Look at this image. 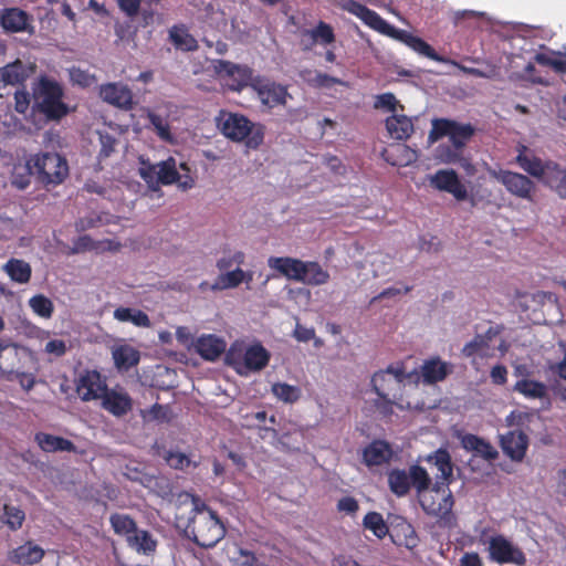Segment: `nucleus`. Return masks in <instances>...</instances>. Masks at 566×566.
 I'll return each mask as SVG.
<instances>
[{
  "mask_svg": "<svg viewBox=\"0 0 566 566\" xmlns=\"http://www.w3.org/2000/svg\"><path fill=\"white\" fill-rule=\"evenodd\" d=\"M427 462L433 464L440 472V481H437L429 496L424 495L420 501L426 514L434 516L437 524L443 528H454L457 516L452 509L454 500L449 484L452 481L453 463L447 449L440 448L427 457Z\"/></svg>",
  "mask_w": 566,
  "mask_h": 566,
  "instance_id": "obj_1",
  "label": "nucleus"
},
{
  "mask_svg": "<svg viewBox=\"0 0 566 566\" xmlns=\"http://www.w3.org/2000/svg\"><path fill=\"white\" fill-rule=\"evenodd\" d=\"M342 8L345 11L349 12L350 14L360 19L367 27H369L374 31L402 42L403 44L412 49L415 52L436 62L446 61L424 40L413 35L412 33L406 30L397 29L396 27L388 23L385 19H382L376 11L370 10L366 6L355 0H345L342 3Z\"/></svg>",
  "mask_w": 566,
  "mask_h": 566,
  "instance_id": "obj_2",
  "label": "nucleus"
},
{
  "mask_svg": "<svg viewBox=\"0 0 566 566\" xmlns=\"http://www.w3.org/2000/svg\"><path fill=\"white\" fill-rule=\"evenodd\" d=\"M193 514L186 527L193 543L203 548L214 547L226 535V527L218 514L199 499L193 500Z\"/></svg>",
  "mask_w": 566,
  "mask_h": 566,
  "instance_id": "obj_3",
  "label": "nucleus"
},
{
  "mask_svg": "<svg viewBox=\"0 0 566 566\" xmlns=\"http://www.w3.org/2000/svg\"><path fill=\"white\" fill-rule=\"evenodd\" d=\"M220 133L233 143H243L248 149L256 150L264 143L265 126L250 120L240 113L220 111L216 117Z\"/></svg>",
  "mask_w": 566,
  "mask_h": 566,
  "instance_id": "obj_4",
  "label": "nucleus"
},
{
  "mask_svg": "<svg viewBox=\"0 0 566 566\" xmlns=\"http://www.w3.org/2000/svg\"><path fill=\"white\" fill-rule=\"evenodd\" d=\"M63 98V86L57 81L43 75L33 87L32 112L42 115L45 123H59L71 112Z\"/></svg>",
  "mask_w": 566,
  "mask_h": 566,
  "instance_id": "obj_5",
  "label": "nucleus"
},
{
  "mask_svg": "<svg viewBox=\"0 0 566 566\" xmlns=\"http://www.w3.org/2000/svg\"><path fill=\"white\" fill-rule=\"evenodd\" d=\"M31 159L36 180L45 187L60 185L69 175L66 159L56 153L38 154Z\"/></svg>",
  "mask_w": 566,
  "mask_h": 566,
  "instance_id": "obj_6",
  "label": "nucleus"
},
{
  "mask_svg": "<svg viewBox=\"0 0 566 566\" xmlns=\"http://www.w3.org/2000/svg\"><path fill=\"white\" fill-rule=\"evenodd\" d=\"M474 134L475 127L470 123L463 124L449 118H434L428 142L433 144L443 137H448L450 143L464 150Z\"/></svg>",
  "mask_w": 566,
  "mask_h": 566,
  "instance_id": "obj_7",
  "label": "nucleus"
},
{
  "mask_svg": "<svg viewBox=\"0 0 566 566\" xmlns=\"http://www.w3.org/2000/svg\"><path fill=\"white\" fill-rule=\"evenodd\" d=\"M489 174L513 197L535 202L537 187L530 177L507 169H489Z\"/></svg>",
  "mask_w": 566,
  "mask_h": 566,
  "instance_id": "obj_8",
  "label": "nucleus"
},
{
  "mask_svg": "<svg viewBox=\"0 0 566 566\" xmlns=\"http://www.w3.org/2000/svg\"><path fill=\"white\" fill-rule=\"evenodd\" d=\"M406 378L407 374L402 365H390L385 370L374 374L371 386L378 397L400 399Z\"/></svg>",
  "mask_w": 566,
  "mask_h": 566,
  "instance_id": "obj_9",
  "label": "nucleus"
},
{
  "mask_svg": "<svg viewBox=\"0 0 566 566\" xmlns=\"http://www.w3.org/2000/svg\"><path fill=\"white\" fill-rule=\"evenodd\" d=\"M216 72L223 82V86L232 92H241L251 86L254 81L253 70L248 65L235 64L226 60H218L214 65Z\"/></svg>",
  "mask_w": 566,
  "mask_h": 566,
  "instance_id": "obj_10",
  "label": "nucleus"
},
{
  "mask_svg": "<svg viewBox=\"0 0 566 566\" xmlns=\"http://www.w3.org/2000/svg\"><path fill=\"white\" fill-rule=\"evenodd\" d=\"M488 544L489 558L494 563L524 566L527 562L525 553L504 535L491 536Z\"/></svg>",
  "mask_w": 566,
  "mask_h": 566,
  "instance_id": "obj_11",
  "label": "nucleus"
},
{
  "mask_svg": "<svg viewBox=\"0 0 566 566\" xmlns=\"http://www.w3.org/2000/svg\"><path fill=\"white\" fill-rule=\"evenodd\" d=\"M429 182L432 188L452 195L458 201L469 199L467 187L453 169L437 170L433 175L429 176Z\"/></svg>",
  "mask_w": 566,
  "mask_h": 566,
  "instance_id": "obj_12",
  "label": "nucleus"
},
{
  "mask_svg": "<svg viewBox=\"0 0 566 566\" xmlns=\"http://www.w3.org/2000/svg\"><path fill=\"white\" fill-rule=\"evenodd\" d=\"M502 326H490L485 333L476 334L472 340L462 348V355L465 357L480 356L490 358L494 356V346L492 343L502 333Z\"/></svg>",
  "mask_w": 566,
  "mask_h": 566,
  "instance_id": "obj_13",
  "label": "nucleus"
},
{
  "mask_svg": "<svg viewBox=\"0 0 566 566\" xmlns=\"http://www.w3.org/2000/svg\"><path fill=\"white\" fill-rule=\"evenodd\" d=\"M99 96L109 105L124 111H132L135 106L130 88L122 83H106L99 87Z\"/></svg>",
  "mask_w": 566,
  "mask_h": 566,
  "instance_id": "obj_14",
  "label": "nucleus"
},
{
  "mask_svg": "<svg viewBox=\"0 0 566 566\" xmlns=\"http://www.w3.org/2000/svg\"><path fill=\"white\" fill-rule=\"evenodd\" d=\"M251 87L256 92L261 103L270 108L284 105L286 96L289 95L284 86L274 82L265 81L260 76L254 78L251 83Z\"/></svg>",
  "mask_w": 566,
  "mask_h": 566,
  "instance_id": "obj_15",
  "label": "nucleus"
},
{
  "mask_svg": "<svg viewBox=\"0 0 566 566\" xmlns=\"http://www.w3.org/2000/svg\"><path fill=\"white\" fill-rule=\"evenodd\" d=\"M433 159L438 164L460 165L467 172L472 174L474 170L470 158L464 156V150L452 143L439 144L433 150Z\"/></svg>",
  "mask_w": 566,
  "mask_h": 566,
  "instance_id": "obj_16",
  "label": "nucleus"
},
{
  "mask_svg": "<svg viewBox=\"0 0 566 566\" xmlns=\"http://www.w3.org/2000/svg\"><path fill=\"white\" fill-rule=\"evenodd\" d=\"M107 389L105 380L96 370H87L77 384V394L84 401L101 399Z\"/></svg>",
  "mask_w": 566,
  "mask_h": 566,
  "instance_id": "obj_17",
  "label": "nucleus"
},
{
  "mask_svg": "<svg viewBox=\"0 0 566 566\" xmlns=\"http://www.w3.org/2000/svg\"><path fill=\"white\" fill-rule=\"evenodd\" d=\"M503 452L513 461L520 462L524 459L528 448V437L521 430L509 431L501 437L500 441Z\"/></svg>",
  "mask_w": 566,
  "mask_h": 566,
  "instance_id": "obj_18",
  "label": "nucleus"
},
{
  "mask_svg": "<svg viewBox=\"0 0 566 566\" xmlns=\"http://www.w3.org/2000/svg\"><path fill=\"white\" fill-rule=\"evenodd\" d=\"M34 72V67L30 64L17 59L15 61L0 67V83L3 85L24 87V83Z\"/></svg>",
  "mask_w": 566,
  "mask_h": 566,
  "instance_id": "obj_19",
  "label": "nucleus"
},
{
  "mask_svg": "<svg viewBox=\"0 0 566 566\" xmlns=\"http://www.w3.org/2000/svg\"><path fill=\"white\" fill-rule=\"evenodd\" d=\"M305 261L290 256H271L268 264L271 269L277 271L292 281L300 282L303 280Z\"/></svg>",
  "mask_w": 566,
  "mask_h": 566,
  "instance_id": "obj_20",
  "label": "nucleus"
},
{
  "mask_svg": "<svg viewBox=\"0 0 566 566\" xmlns=\"http://www.w3.org/2000/svg\"><path fill=\"white\" fill-rule=\"evenodd\" d=\"M301 34L304 50H312L316 43L327 45L335 42L333 28L324 21H319L314 29L303 30Z\"/></svg>",
  "mask_w": 566,
  "mask_h": 566,
  "instance_id": "obj_21",
  "label": "nucleus"
},
{
  "mask_svg": "<svg viewBox=\"0 0 566 566\" xmlns=\"http://www.w3.org/2000/svg\"><path fill=\"white\" fill-rule=\"evenodd\" d=\"M515 161L521 169L538 180H541L543 174H545L546 161L535 156L525 145L517 146Z\"/></svg>",
  "mask_w": 566,
  "mask_h": 566,
  "instance_id": "obj_22",
  "label": "nucleus"
},
{
  "mask_svg": "<svg viewBox=\"0 0 566 566\" xmlns=\"http://www.w3.org/2000/svg\"><path fill=\"white\" fill-rule=\"evenodd\" d=\"M102 407L115 417H122L132 409V399L126 392L109 390L104 392Z\"/></svg>",
  "mask_w": 566,
  "mask_h": 566,
  "instance_id": "obj_23",
  "label": "nucleus"
},
{
  "mask_svg": "<svg viewBox=\"0 0 566 566\" xmlns=\"http://www.w3.org/2000/svg\"><path fill=\"white\" fill-rule=\"evenodd\" d=\"M541 181L555 190L562 198H566V169L557 163L546 161L545 174H543Z\"/></svg>",
  "mask_w": 566,
  "mask_h": 566,
  "instance_id": "obj_24",
  "label": "nucleus"
},
{
  "mask_svg": "<svg viewBox=\"0 0 566 566\" xmlns=\"http://www.w3.org/2000/svg\"><path fill=\"white\" fill-rule=\"evenodd\" d=\"M461 446L467 451L474 452L476 455L488 461H493L499 457V452L495 448L489 441L476 434L465 433L462 436Z\"/></svg>",
  "mask_w": 566,
  "mask_h": 566,
  "instance_id": "obj_25",
  "label": "nucleus"
},
{
  "mask_svg": "<svg viewBox=\"0 0 566 566\" xmlns=\"http://www.w3.org/2000/svg\"><path fill=\"white\" fill-rule=\"evenodd\" d=\"M34 441L42 451L48 453L57 451L76 452V446L71 440L51 433L38 432L34 436Z\"/></svg>",
  "mask_w": 566,
  "mask_h": 566,
  "instance_id": "obj_26",
  "label": "nucleus"
},
{
  "mask_svg": "<svg viewBox=\"0 0 566 566\" xmlns=\"http://www.w3.org/2000/svg\"><path fill=\"white\" fill-rule=\"evenodd\" d=\"M44 554L41 546L28 541L12 551L11 560L23 566H30L40 563Z\"/></svg>",
  "mask_w": 566,
  "mask_h": 566,
  "instance_id": "obj_27",
  "label": "nucleus"
},
{
  "mask_svg": "<svg viewBox=\"0 0 566 566\" xmlns=\"http://www.w3.org/2000/svg\"><path fill=\"white\" fill-rule=\"evenodd\" d=\"M29 14L19 8H7L1 12L0 24L11 33L23 32L29 24Z\"/></svg>",
  "mask_w": 566,
  "mask_h": 566,
  "instance_id": "obj_28",
  "label": "nucleus"
},
{
  "mask_svg": "<svg viewBox=\"0 0 566 566\" xmlns=\"http://www.w3.org/2000/svg\"><path fill=\"white\" fill-rule=\"evenodd\" d=\"M391 458L390 446L382 440H375L363 451V460L367 467L381 465Z\"/></svg>",
  "mask_w": 566,
  "mask_h": 566,
  "instance_id": "obj_29",
  "label": "nucleus"
},
{
  "mask_svg": "<svg viewBox=\"0 0 566 566\" xmlns=\"http://www.w3.org/2000/svg\"><path fill=\"white\" fill-rule=\"evenodd\" d=\"M269 360L270 354L261 344L251 345L244 348V374L248 371H259L263 369L269 364Z\"/></svg>",
  "mask_w": 566,
  "mask_h": 566,
  "instance_id": "obj_30",
  "label": "nucleus"
},
{
  "mask_svg": "<svg viewBox=\"0 0 566 566\" xmlns=\"http://www.w3.org/2000/svg\"><path fill=\"white\" fill-rule=\"evenodd\" d=\"M513 391L530 400H548V387L546 384L534 379H518Z\"/></svg>",
  "mask_w": 566,
  "mask_h": 566,
  "instance_id": "obj_31",
  "label": "nucleus"
},
{
  "mask_svg": "<svg viewBox=\"0 0 566 566\" xmlns=\"http://www.w3.org/2000/svg\"><path fill=\"white\" fill-rule=\"evenodd\" d=\"M196 347L202 358L213 361L226 350V342L216 335H206L198 339Z\"/></svg>",
  "mask_w": 566,
  "mask_h": 566,
  "instance_id": "obj_32",
  "label": "nucleus"
},
{
  "mask_svg": "<svg viewBox=\"0 0 566 566\" xmlns=\"http://www.w3.org/2000/svg\"><path fill=\"white\" fill-rule=\"evenodd\" d=\"M386 128L390 136L398 140H406L413 133V124L406 115L389 116L386 119Z\"/></svg>",
  "mask_w": 566,
  "mask_h": 566,
  "instance_id": "obj_33",
  "label": "nucleus"
},
{
  "mask_svg": "<svg viewBox=\"0 0 566 566\" xmlns=\"http://www.w3.org/2000/svg\"><path fill=\"white\" fill-rule=\"evenodd\" d=\"M127 545L139 554L151 555L156 552L157 541L146 530H135L127 539Z\"/></svg>",
  "mask_w": 566,
  "mask_h": 566,
  "instance_id": "obj_34",
  "label": "nucleus"
},
{
  "mask_svg": "<svg viewBox=\"0 0 566 566\" xmlns=\"http://www.w3.org/2000/svg\"><path fill=\"white\" fill-rule=\"evenodd\" d=\"M2 270L15 283L25 284L31 280L32 269L24 260L11 258L2 266Z\"/></svg>",
  "mask_w": 566,
  "mask_h": 566,
  "instance_id": "obj_35",
  "label": "nucleus"
},
{
  "mask_svg": "<svg viewBox=\"0 0 566 566\" xmlns=\"http://www.w3.org/2000/svg\"><path fill=\"white\" fill-rule=\"evenodd\" d=\"M450 373L449 366L447 363L442 361L440 358H431L426 360L422 365V378L427 384H436L446 379L448 374Z\"/></svg>",
  "mask_w": 566,
  "mask_h": 566,
  "instance_id": "obj_36",
  "label": "nucleus"
},
{
  "mask_svg": "<svg viewBox=\"0 0 566 566\" xmlns=\"http://www.w3.org/2000/svg\"><path fill=\"white\" fill-rule=\"evenodd\" d=\"M304 430L295 423L285 427L279 438V442L287 451H300L304 446Z\"/></svg>",
  "mask_w": 566,
  "mask_h": 566,
  "instance_id": "obj_37",
  "label": "nucleus"
},
{
  "mask_svg": "<svg viewBox=\"0 0 566 566\" xmlns=\"http://www.w3.org/2000/svg\"><path fill=\"white\" fill-rule=\"evenodd\" d=\"M169 40L176 49L181 51H196L198 42L192 34H190L185 25H174L169 30Z\"/></svg>",
  "mask_w": 566,
  "mask_h": 566,
  "instance_id": "obj_38",
  "label": "nucleus"
},
{
  "mask_svg": "<svg viewBox=\"0 0 566 566\" xmlns=\"http://www.w3.org/2000/svg\"><path fill=\"white\" fill-rule=\"evenodd\" d=\"M303 270V280H301L300 282L307 285H323L326 284L331 279L328 271L324 270L318 262L306 261L304 263Z\"/></svg>",
  "mask_w": 566,
  "mask_h": 566,
  "instance_id": "obj_39",
  "label": "nucleus"
},
{
  "mask_svg": "<svg viewBox=\"0 0 566 566\" xmlns=\"http://www.w3.org/2000/svg\"><path fill=\"white\" fill-rule=\"evenodd\" d=\"M301 77L312 87L315 88H329L334 85H343L344 82L337 77L331 76L328 74L313 71V70H304L301 72Z\"/></svg>",
  "mask_w": 566,
  "mask_h": 566,
  "instance_id": "obj_40",
  "label": "nucleus"
},
{
  "mask_svg": "<svg viewBox=\"0 0 566 566\" xmlns=\"http://www.w3.org/2000/svg\"><path fill=\"white\" fill-rule=\"evenodd\" d=\"M109 523L114 533L125 539L132 536L137 528L135 520L128 514L113 513L109 516Z\"/></svg>",
  "mask_w": 566,
  "mask_h": 566,
  "instance_id": "obj_41",
  "label": "nucleus"
},
{
  "mask_svg": "<svg viewBox=\"0 0 566 566\" xmlns=\"http://www.w3.org/2000/svg\"><path fill=\"white\" fill-rule=\"evenodd\" d=\"M388 484L390 491L401 497L410 491V479L409 473L405 470L394 469L388 473Z\"/></svg>",
  "mask_w": 566,
  "mask_h": 566,
  "instance_id": "obj_42",
  "label": "nucleus"
},
{
  "mask_svg": "<svg viewBox=\"0 0 566 566\" xmlns=\"http://www.w3.org/2000/svg\"><path fill=\"white\" fill-rule=\"evenodd\" d=\"M34 175V167L32 159L25 164H17L12 169L11 184L20 190L25 189L31 182V176Z\"/></svg>",
  "mask_w": 566,
  "mask_h": 566,
  "instance_id": "obj_43",
  "label": "nucleus"
},
{
  "mask_svg": "<svg viewBox=\"0 0 566 566\" xmlns=\"http://www.w3.org/2000/svg\"><path fill=\"white\" fill-rule=\"evenodd\" d=\"M179 179V172L176 168V160L172 157L157 165V190L159 185H172Z\"/></svg>",
  "mask_w": 566,
  "mask_h": 566,
  "instance_id": "obj_44",
  "label": "nucleus"
},
{
  "mask_svg": "<svg viewBox=\"0 0 566 566\" xmlns=\"http://www.w3.org/2000/svg\"><path fill=\"white\" fill-rule=\"evenodd\" d=\"M114 317L119 322H132L134 325L139 327H148L150 325L148 315L140 310L118 307L114 311Z\"/></svg>",
  "mask_w": 566,
  "mask_h": 566,
  "instance_id": "obj_45",
  "label": "nucleus"
},
{
  "mask_svg": "<svg viewBox=\"0 0 566 566\" xmlns=\"http://www.w3.org/2000/svg\"><path fill=\"white\" fill-rule=\"evenodd\" d=\"M363 526L366 530H369L373 532V534L379 538L382 539L387 536L389 532V527L387 523L385 522L382 515L378 512H368L364 518H363Z\"/></svg>",
  "mask_w": 566,
  "mask_h": 566,
  "instance_id": "obj_46",
  "label": "nucleus"
},
{
  "mask_svg": "<svg viewBox=\"0 0 566 566\" xmlns=\"http://www.w3.org/2000/svg\"><path fill=\"white\" fill-rule=\"evenodd\" d=\"M245 280V271L237 268L233 271L221 273L214 281V289L230 290L238 287Z\"/></svg>",
  "mask_w": 566,
  "mask_h": 566,
  "instance_id": "obj_47",
  "label": "nucleus"
},
{
  "mask_svg": "<svg viewBox=\"0 0 566 566\" xmlns=\"http://www.w3.org/2000/svg\"><path fill=\"white\" fill-rule=\"evenodd\" d=\"M147 118L156 133V135L164 142L171 143L174 140V135L170 130V125L168 119L155 112L148 111Z\"/></svg>",
  "mask_w": 566,
  "mask_h": 566,
  "instance_id": "obj_48",
  "label": "nucleus"
},
{
  "mask_svg": "<svg viewBox=\"0 0 566 566\" xmlns=\"http://www.w3.org/2000/svg\"><path fill=\"white\" fill-rule=\"evenodd\" d=\"M113 358L118 368L128 369L139 361L138 352L128 346H122L114 350Z\"/></svg>",
  "mask_w": 566,
  "mask_h": 566,
  "instance_id": "obj_49",
  "label": "nucleus"
},
{
  "mask_svg": "<svg viewBox=\"0 0 566 566\" xmlns=\"http://www.w3.org/2000/svg\"><path fill=\"white\" fill-rule=\"evenodd\" d=\"M409 479L410 486L412 485L419 494L428 491L431 485V478L427 470L418 464L409 468Z\"/></svg>",
  "mask_w": 566,
  "mask_h": 566,
  "instance_id": "obj_50",
  "label": "nucleus"
},
{
  "mask_svg": "<svg viewBox=\"0 0 566 566\" xmlns=\"http://www.w3.org/2000/svg\"><path fill=\"white\" fill-rule=\"evenodd\" d=\"M29 306L34 314L42 318H51L54 312L53 302L43 294H36L29 300Z\"/></svg>",
  "mask_w": 566,
  "mask_h": 566,
  "instance_id": "obj_51",
  "label": "nucleus"
},
{
  "mask_svg": "<svg viewBox=\"0 0 566 566\" xmlns=\"http://www.w3.org/2000/svg\"><path fill=\"white\" fill-rule=\"evenodd\" d=\"M273 395L287 403L296 402L301 398V389L286 382H276L272 386Z\"/></svg>",
  "mask_w": 566,
  "mask_h": 566,
  "instance_id": "obj_52",
  "label": "nucleus"
},
{
  "mask_svg": "<svg viewBox=\"0 0 566 566\" xmlns=\"http://www.w3.org/2000/svg\"><path fill=\"white\" fill-rule=\"evenodd\" d=\"M158 455L161 457L170 468L176 470H184L191 464L189 457L180 451L163 450V452L158 451Z\"/></svg>",
  "mask_w": 566,
  "mask_h": 566,
  "instance_id": "obj_53",
  "label": "nucleus"
},
{
  "mask_svg": "<svg viewBox=\"0 0 566 566\" xmlns=\"http://www.w3.org/2000/svg\"><path fill=\"white\" fill-rule=\"evenodd\" d=\"M244 347L242 345H232L226 354V364L232 367L238 374L244 375Z\"/></svg>",
  "mask_w": 566,
  "mask_h": 566,
  "instance_id": "obj_54",
  "label": "nucleus"
},
{
  "mask_svg": "<svg viewBox=\"0 0 566 566\" xmlns=\"http://www.w3.org/2000/svg\"><path fill=\"white\" fill-rule=\"evenodd\" d=\"M3 510H4V516L7 518L6 523L8 524V526L13 531L20 528L25 518L24 512L17 506L8 505V504L4 505Z\"/></svg>",
  "mask_w": 566,
  "mask_h": 566,
  "instance_id": "obj_55",
  "label": "nucleus"
},
{
  "mask_svg": "<svg viewBox=\"0 0 566 566\" xmlns=\"http://www.w3.org/2000/svg\"><path fill=\"white\" fill-rule=\"evenodd\" d=\"M163 0H146L148 4H157ZM142 0H117L119 10L128 18H135L140 10Z\"/></svg>",
  "mask_w": 566,
  "mask_h": 566,
  "instance_id": "obj_56",
  "label": "nucleus"
},
{
  "mask_svg": "<svg viewBox=\"0 0 566 566\" xmlns=\"http://www.w3.org/2000/svg\"><path fill=\"white\" fill-rule=\"evenodd\" d=\"M534 61L539 65L552 67L556 73L563 74L566 72L565 59H555L545 53H536Z\"/></svg>",
  "mask_w": 566,
  "mask_h": 566,
  "instance_id": "obj_57",
  "label": "nucleus"
},
{
  "mask_svg": "<svg viewBox=\"0 0 566 566\" xmlns=\"http://www.w3.org/2000/svg\"><path fill=\"white\" fill-rule=\"evenodd\" d=\"M394 406H397L400 409L405 408L401 398L394 399L392 397H378V399L375 400L376 409L385 417L392 415Z\"/></svg>",
  "mask_w": 566,
  "mask_h": 566,
  "instance_id": "obj_58",
  "label": "nucleus"
},
{
  "mask_svg": "<svg viewBox=\"0 0 566 566\" xmlns=\"http://www.w3.org/2000/svg\"><path fill=\"white\" fill-rule=\"evenodd\" d=\"M70 78L74 84L81 87H90L96 81L93 74L80 67H72L70 70Z\"/></svg>",
  "mask_w": 566,
  "mask_h": 566,
  "instance_id": "obj_59",
  "label": "nucleus"
},
{
  "mask_svg": "<svg viewBox=\"0 0 566 566\" xmlns=\"http://www.w3.org/2000/svg\"><path fill=\"white\" fill-rule=\"evenodd\" d=\"M142 164L143 166L139 168L140 177L150 190L157 191V165L146 164L144 161Z\"/></svg>",
  "mask_w": 566,
  "mask_h": 566,
  "instance_id": "obj_60",
  "label": "nucleus"
},
{
  "mask_svg": "<svg viewBox=\"0 0 566 566\" xmlns=\"http://www.w3.org/2000/svg\"><path fill=\"white\" fill-rule=\"evenodd\" d=\"M397 103V98L392 93H384L377 95L374 106L375 108H384L388 112H395Z\"/></svg>",
  "mask_w": 566,
  "mask_h": 566,
  "instance_id": "obj_61",
  "label": "nucleus"
},
{
  "mask_svg": "<svg viewBox=\"0 0 566 566\" xmlns=\"http://www.w3.org/2000/svg\"><path fill=\"white\" fill-rule=\"evenodd\" d=\"M337 511L346 513L348 515H354L359 510L358 501L353 496H344L337 502Z\"/></svg>",
  "mask_w": 566,
  "mask_h": 566,
  "instance_id": "obj_62",
  "label": "nucleus"
},
{
  "mask_svg": "<svg viewBox=\"0 0 566 566\" xmlns=\"http://www.w3.org/2000/svg\"><path fill=\"white\" fill-rule=\"evenodd\" d=\"M30 107V95L23 87L14 93V109L20 114H25Z\"/></svg>",
  "mask_w": 566,
  "mask_h": 566,
  "instance_id": "obj_63",
  "label": "nucleus"
},
{
  "mask_svg": "<svg viewBox=\"0 0 566 566\" xmlns=\"http://www.w3.org/2000/svg\"><path fill=\"white\" fill-rule=\"evenodd\" d=\"M239 556L242 558L241 566H268L261 562L256 555L245 548H239Z\"/></svg>",
  "mask_w": 566,
  "mask_h": 566,
  "instance_id": "obj_64",
  "label": "nucleus"
}]
</instances>
